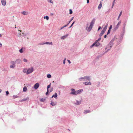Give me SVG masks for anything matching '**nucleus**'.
<instances>
[{"label":"nucleus","instance_id":"0eeeda50","mask_svg":"<svg viewBox=\"0 0 133 133\" xmlns=\"http://www.w3.org/2000/svg\"><path fill=\"white\" fill-rule=\"evenodd\" d=\"M2 3L3 5L5 6L6 4V2L5 0H2Z\"/></svg>","mask_w":133,"mask_h":133},{"label":"nucleus","instance_id":"de8ad7c7","mask_svg":"<svg viewBox=\"0 0 133 133\" xmlns=\"http://www.w3.org/2000/svg\"><path fill=\"white\" fill-rule=\"evenodd\" d=\"M50 15L51 16H53L54 15V14L52 13H51L50 14Z\"/></svg>","mask_w":133,"mask_h":133},{"label":"nucleus","instance_id":"4d7b16f0","mask_svg":"<svg viewBox=\"0 0 133 133\" xmlns=\"http://www.w3.org/2000/svg\"><path fill=\"white\" fill-rule=\"evenodd\" d=\"M19 31L20 32H21L22 31L21 30H19Z\"/></svg>","mask_w":133,"mask_h":133},{"label":"nucleus","instance_id":"680f3d73","mask_svg":"<svg viewBox=\"0 0 133 133\" xmlns=\"http://www.w3.org/2000/svg\"><path fill=\"white\" fill-rule=\"evenodd\" d=\"M16 28V26H15V28Z\"/></svg>","mask_w":133,"mask_h":133},{"label":"nucleus","instance_id":"09e8293b","mask_svg":"<svg viewBox=\"0 0 133 133\" xmlns=\"http://www.w3.org/2000/svg\"><path fill=\"white\" fill-rule=\"evenodd\" d=\"M107 37V35H105L104 36V38H106Z\"/></svg>","mask_w":133,"mask_h":133},{"label":"nucleus","instance_id":"4468645a","mask_svg":"<svg viewBox=\"0 0 133 133\" xmlns=\"http://www.w3.org/2000/svg\"><path fill=\"white\" fill-rule=\"evenodd\" d=\"M27 90V88L26 87H24L23 89V91L24 92H25Z\"/></svg>","mask_w":133,"mask_h":133},{"label":"nucleus","instance_id":"7ed1b4c3","mask_svg":"<svg viewBox=\"0 0 133 133\" xmlns=\"http://www.w3.org/2000/svg\"><path fill=\"white\" fill-rule=\"evenodd\" d=\"M84 79L83 81H86L87 80H90V78L89 76H84L79 78V80L80 81H82V79Z\"/></svg>","mask_w":133,"mask_h":133},{"label":"nucleus","instance_id":"a878e982","mask_svg":"<svg viewBox=\"0 0 133 133\" xmlns=\"http://www.w3.org/2000/svg\"><path fill=\"white\" fill-rule=\"evenodd\" d=\"M11 64L12 65H14L15 64V62L13 61H12L11 62Z\"/></svg>","mask_w":133,"mask_h":133},{"label":"nucleus","instance_id":"423d86ee","mask_svg":"<svg viewBox=\"0 0 133 133\" xmlns=\"http://www.w3.org/2000/svg\"><path fill=\"white\" fill-rule=\"evenodd\" d=\"M121 21H120L117 24L115 28V29L116 30L119 27L120 24H121Z\"/></svg>","mask_w":133,"mask_h":133},{"label":"nucleus","instance_id":"6ab92c4d","mask_svg":"<svg viewBox=\"0 0 133 133\" xmlns=\"http://www.w3.org/2000/svg\"><path fill=\"white\" fill-rule=\"evenodd\" d=\"M81 103V102L80 101H77V103H76V104L77 105H78L79 104Z\"/></svg>","mask_w":133,"mask_h":133},{"label":"nucleus","instance_id":"6e6552de","mask_svg":"<svg viewBox=\"0 0 133 133\" xmlns=\"http://www.w3.org/2000/svg\"><path fill=\"white\" fill-rule=\"evenodd\" d=\"M105 30H104V29H103L101 33L99 35V36H101L102 35L104 34L105 32Z\"/></svg>","mask_w":133,"mask_h":133},{"label":"nucleus","instance_id":"f257e3e1","mask_svg":"<svg viewBox=\"0 0 133 133\" xmlns=\"http://www.w3.org/2000/svg\"><path fill=\"white\" fill-rule=\"evenodd\" d=\"M71 92L70 93V94L76 95L77 94L81 93V92L82 91V90H79L76 91H75L74 89H71Z\"/></svg>","mask_w":133,"mask_h":133},{"label":"nucleus","instance_id":"9b49d317","mask_svg":"<svg viewBox=\"0 0 133 133\" xmlns=\"http://www.w3.org/2000/svg\"><path fill=\"white\" fill-rule=\"evenodd\" d=\"M68 36V35L67 34L66 35H65L64 36L62 37H61V39H64L65 38H66Z\"/></svg>","mask_w":133,"mask_h":133},{"label":"nucleus","instance_id":"a19ab883","mask_svg":"<svg viewBox=\"0 0 133 133\" xmlns=\"http://www.w3.org/2000/svg\"><path fill=\"white\" fill-rule=\"evenodd\" d=\"M112 27V25H111L109 27V29L111 30V29Z\"/></svg>","mask_w":133,"mask_h":133},{"label":"nucleus","instance_id":"052dcab7","mask_svg":"<svg viewBox=\"0 0 133 133\" xmlns=\"http://www.w3.org/2000/svg\"><path fill=\"white\" fill-rule=\"evenodd\" d=\"M45 17H44V18H45Z\"/></svg>","mask_w":133,"mask_h":133},{"label":"nucleus","instance_id":"603ef678","mask_svg":"<svg viewBox=\"0 0 133 133\" xmlns=\"http://www.w3.org/2000/svg\"><path fill=\"white\" fill-rule=\"evenodd\" d=\"M53 88H51V90L50 91H52L53 90Z\"/></svg>","mask_w":133,"mask_h":133},{"label":"nucleus","instance_id":"f704fd0d","mask_svg":"<svg viewBox=\"0 0 133 133\" xmlns=\"http://www.w3.org/2000/svg\"><path fill=\"white\" fill-rule=\"evenodd\" d=\"M19 51L21 53H22L23 52V50H22V48L21 49H20Z\"/></svg>","mask_w":133,"mask_h":133},{"label":"nucleus","instance_id":"393cba45","mask_svg":"<svg viewBox=\"0 0 133 133\" xmlns=\"http://www.w3.org/2000/svg\"><path fill=\"white\" fill-rule=\"evenodd\" d=\"M51 104L53 106H54L56 105V104L54 102H51Z\"/></svg>","mask_w":133,"mask_h":133},{"label":"nucleus","instance_id":"ea45409f","mask_svg":"<svg viewBox=\"0 0 133 133\" xmlns=\"http://www.w3.org/2000/svg\"><path fill=\"white\" fill-rule=\"evenodd\" d=\"M66 60V58H65L63 61V63L64 64L65 63V61Z\"/></svg>","mask_w":133,"mask_h":133},{"label":"nucleus","instance_id":"20e7f679","mask_svg":"<svg viewBox=\"0 0 133 133\" xmlns=\"http://www.w3.org/2000/svg\"><path fill=\"white\" fill-rule=\"evenodd\" d=\"M33 70L34 68L33 67H31V68L28 69L27 70L26 74L28 75L32 72L33 71Z\"/></svg>","mask_w":133,"mask_h":133},{"label":"nucleus","instance_id":"4be33fe9","mask_svg":"<svg viewBox=\"0 0 133 133\" xmlns=\"http://www.w3.org/2000/svg\"><path fill=\"white\" fill-rule=\"evenodd\" d=\"M108 26V24H107L105 26V27L103 29H104V30H107Z\"/></svg>","mask_w":133,"mask_h":133},{"label":"nucleus","instance_id":"a18cd8bd","mask_svg":"<svg viewBox=\"0 0 133 133\" xmlns=\"http://www.w3.org/2000/svg\"><path fill=\"white\" fill-rule=\"evenodd\" d=\"M75 23V21H74L73 23H72V24H71V26H72L73 25V24H74V23Z\"/></svg>","mask_w":133,"mask_h":133},{"label":"nucleus","instance_id":"1a4fd4ad","mask_svg":"<svg viewBox=\"0 0 133 133\" xmlns=\"http://www.w3.org/2000/svg\"><path fill=\"white\" fill-rule=\"evenodd\" d=\"M90 111L89 110H84V113L85 114H86L88 113H90Z\"/></svg>","mask_w":133,"mask_h":133},{"label":"nucleus","instance_id":"9d476101","mask_svg":"<svg viewBox=\"0 0 133 133\" xmlns=\"http://www.w3.org/2000/svg\"><path fill=\"white\" fill-rule=\"evenodd\" d=\"M84 84L86 85H91V83L90 82H85L84 83Z\"/></svg>","mask_w":133,"mask_h":133},{"label":"nucleus","instance_id":"aec40b11","mask_svg":"<svg viewBox=\"0 0 133 133\" xmlns=\"http://www.w3.org/2000/svg\"><path fill=\"white\" fill-rule=\"evenodd\" d=\"M68 24H67L66 25H64V26H63L62 27H61V29H60L61 30L62 29H63L64 28V27H66V26H68Z\"/></svg>","mask_w":133,"mask_h":133},{"label":"nucleus","instance_id":"c9c22d12","mask_svg":"<svg viewBox=\"0 0 133 133\" xmlns=\"http://www.w3.org/2000/svg\"><path fill=\"white\" fill-rule=\"evenodd\" d=\"M10 67L11 68H14V65H11L10 66Z\"/></svg>","mask_w":133,"mask_h":133},{"label":"nucleus","instance_id":"dca6fc26","mask_svg":"<svg viewBox=\"0 0 133 133\" xmlns=\"http://www.w3.org/2000/svg\"><path fill=\"white\" fill-rule=\"evenodd\" d=\"M29 99V98L28 97H27L25 99H23L21 101L22 102V101H26V100H28Z\"/></svg>","mask_w":133,"mask_h":133},{"label":"nucleus","instance_id":"79ce46f5","mask_svg":"<svg viewBox=\"0 0 133 133\" xmlns=\"http://www.w3.org/2000/svg\"><path fill=\"white\" fill-rule=\"evenodd\" d=\"M39 44L40 45H43V44H45L44 43H39Z\"/></svg>","mask_w":133,"mask_h":133},{"label":"nucleus","instance_id":"c85d7f7f","mask_svg":"<svg viewBox=\"0 0 133 133\" xmlns=\"http://www.w3.org/2000/svg\"><path fill=\"white\" fill-rule=\"evenodd\" d=\"M101 39V38H99L95 42H96V43L97 42H98V41H99Z\"/></svg>","mask_w":133,"mask_h":133},{"label":"nucleus","instance_id":"13d9d810","mask_svg":"<svg viewBox=\"0 0 133 133\" xmlns=\"http://www.w3.org/2000/svg\"><path fill=\"white\" fill-rule=\"evenodd\" d=\"M114 2H114V1H113V3H114Z\"/></svg>","mask_w":133,"mask_h":133},{"label":"nucleus","instance_id":"cd10ccee","mask_svg":"<svg viewBox=\"0 0 133 133\" xmlns=\"http://www.w3.org/2000/svg\"><path fill=\"white\" fill-rule=\"evenodd\" d=\"M51 84V83H50L49 85H48L47 87V90H48V89L50 87Z\"/></svg>","mask_w":133,"mask_h":133},{"label":"nucleus","instance_id":"39448f33","mask_svg":"<svg viewBox=\"0 0 133 133\" xmlns=\"http://www.w3.org/2000/svg\"><path fill=\"white\" fill-rule=\"evenodd\" d=\"M39 86V84L38 83H36L34 86V88L35 89H37Z\"/></svg>","mask_w":133,"mask_h":133},{"label":"nucleus","instance_id":"5701e85b","mask_svg":"<svg viewBox=\"0 0 133 133\" xmlns=\"http://www.w3.org/2000/svg\"><path fill=\"white\" fill-rule=\"evenodd\" d=\"M27 69H24L23 71V72H24V73H25V72H26L27 73Z\"/></svg>","mask_w":133,"mask_h":133},{"label":"nucleus","instance_id":"58836bf2","mask_svg":"<svg viewBox=\"0 0 133 133\" xmlns=\"http://www.w3.org/2000/svg\"><path fill=\"white\" fill-rule=\"evenodd\" d=\"M48 92H49V89H48V90H47V92H46V95H47V94H48Z\"/></svg>","mask_w":133,"mask_h":133},{"label":"nucleus","instance_id":"a211bd4d","mask_svg":"<svg viewBox=\"0 0 133 133\" xmlns=\"http://www.w3.org/2000/svg\"><path fill=\"white\" fill-rule=\"evenodd\" d=\"M100 45V43L98 42H97L96 43V44H95V45L96 46H99Z\"/></svg>","mask_w":133,"mask_h":133},{"label":"nucleus","instance_id":"bb28decb","mask_svg":"<svg viewBox=\"0 0 133 133\" xmlns=\"http://www.w3.org/2000/svg\"><path fill=\"white\" fill-rule=\"evenodd\" d=\"M45 100V99L43 98H41L40 99V101L41 102H44Z\"/></svg>","mask_w":133,"mask_h":133},{"label":"nucleus","instance_id":"ddd939ff","mask_svg":"<svg viewBox=\"0 0 133 133\" xmlns=\"http://www.w3.org/2000/svg\"><path fill=\"white\" fill-rule=\"evenodd\" d=\"M102 6V3L101 2H100V4L99 5L98 7V9H100Z\"/></svg>","mask_w":133,"mask_h":133},{"label":"nucleus","instance_id":"864d4df0","mask_svg":"<svg viewBox=\"0 0 133 133\" xmlns=\"http://www.w3.org/2000/svg\"><path fill=\"white\" fill-rule=\"evenodd\" d=\"M72 26H71H71H70L69 27V28H71Z\"/></svg>","mask_w":133,"mask_h":133},{"label":"nucleus","instance_id":"4c0bfd02","mask_svg":"<svg viewBox=\"0 0 133 133\" xmlns=\"http://www.w3.org/2000/svg\"><path fill=\"white\" fill-rule=\"evenodd\" d=\"M23 61L25 62H27V60L26 59L24 58L23 59Z\"/></svg>","mask_w":133,"mask_h":133},{"label":"nucleus","instance_id":"2f4dec72","mask_svg":"<svg viewBox=\"0 0 133 133\" xmlns=\"http://www.w3.org/2000/svg\"><path fill=\"white\" fill-rule=\"evenodd\" d=\"M74 18V17H72L71 19V20L69 22V23H68V24L69 23H70L73 20V19Z\"/></svg>","mask_w":133,"mask_h":133},{"label":"nucleus","instance_id":"f3484780","mask_svg":"<svg viewBox=\"0 0 133 133\" xmlns=\"http://www.w3.org/2000/svg\"><path fill=\"white\" fill-rule=\"evenodd\" d=\"M45 44H51V45H52V42H51L50 43L49 42H46L45 43H44Z\"/></svg>","mask_w":133,"mask_h":133},{"label":"nucleus","instance_id":"37998d69","mask_svg":"<svg viewBox=\"0 0 133 133\" xmlns=\"http://www.w3.org/2000/svg\"><path fill=\"white\" fill-rule=\"evenodd\" d=\"M9 94V92L8 91H7L6 92V95H8Z\"/></svg>","mask_w":133,"mask_h":133},{"label":"nucleus","instance_id":"e2e57ef3","mask_svg":"<svg viewBox=\"0 0 133 133\" xmlns=\"http://www.w3.org/2000/svg\"><path fill=\"white\" fill-rule=\"evenodd\" d=\"M53 83H54V81H53Z\"/></svg>","mask_w":133,"mask_h":133},{"label":"nucleus","instance_id":"bf43d9fd","mask_svg":"<svg viewBox=\"0 0 133 133\" xmlns=\"http://www.w3.org/2000/svg\"><path fill=\"white\" fill-rule=\"evenodd\" d=\"M115 0H114V2H115Z\"/></svg>","mask_w":133,"mask_h":133},{"label":"nucleus","instance_id":"7c9ffc66","mask_svg":"<svg viewBox=\"0 0 133 133\" xmlns=\"http://www.w3.org/2000/svg\"><path fill=\"white\" fill-rule=\"evenodd\" d=\"M69 11H70L69 14H72V10H71L70 9Z\"/></svg>","mask_w":133,"mask_h":133},{"label":"nucleus","instance_id":"e433bc0d","mask_svg":"<svg viewBox=\"0 0 133 133\" xmlns=\"http://www.w3.org/2000/svg\"><path fill=\"white\" fill-rule=\"evenodd\" d=\"M110 30H109L107 33V35L109 34L110 33Z\"/></svg>","mask_w":133,"mask_h":133},{"label":"nucleus","instance_id":"473e14b6","mask_svg":"<svg viewBox=\"0 0 133 133\" xmlns=\"http://www.w3.org/2000/svg\"><path fill=\"white\" fill-rule=\"evenodd\" d=\"M96 42H95V43L94 44H93L92 45H91V46H90L91 48L94 45H95V44H96Z\"/></svg>","mask_w":133,"mask_h":133},{"label":"nucleus","instance_id":"72a5a7b5","mask_svg":"<svg viewBox=\"0 0 133 133\" xmlns=\"http://www.w3.org/2000/svg\"><path fill=\"white\" fill-rule=\"evenodd\" d=\"M45 18L47 20H48L49 19V17L48 16H46L45 17Z\"/></svg>","mask_w":133,"mask_h":133},{"label":"nucleus","instance_id":"c756f323","mask_svg":"<svg viewBox=\"0 0 133 133\" xmlns=\"http://www.w3.org/2000/svg\"><path fill=\"white\" fill-rule=\"evenodd\" d=\"M48 2L53 4V3L52 0H48Z\"/></svg>","mask_w":133,"mask_h":133},{"label":"nucleus","instance_id":"412c9836","mask_svg":"<svg viewBox=\"0 0 133 133\" xmlns=\"http://www.w3.org/2000/svg\"><path fill=\"white\" fill-rule=\"evenodd\" d=\"M122 11H121L118 16V20H119V17H120L121 16V15H122Z\"/></svg>","mask_w":133,"mask_h":133},{"label":"nucleus","instance_id":"3c124183","mask_svg":"<svg viewBox=\"0 0 133 133\" xmlns=\"http://www.w3.org/2000/svg\"><path fill=\"white\" fill-rule=\"evenodd\" d=\"M114 5V3L112 4V8Z\"/></svg>","mask_w":133,"mask_h":133},{"label":"nucleus","instance_id":"6e6d98bb","mask_svg":"<svg viewBox=\"0 0 133 133\" xmlns=\"http://www.w3.org/2000/svg\"><path fill=\"white\" fill-rule=\"evenodd\" d=\"M0 45H1V46H2V44H1V43H0Z\"/></svg>","mask_w":133,"mask_h":133},{"label":"nucleus","instance_id":"2eb2a0df","mask_svg":"<svg viewBox=\"0 0 133 133\" xmlns=\"http://www.w3.org/2000/svg\"><path fill=\"white\" fill-rule=\"evenodd\" d=\"M22 14L24 15H26L28 14V12H27L25 11H23L22 12Z\"/></svg>","mask_w":133,"mask_h":133},{"label":"nucleus","instance_id":"c03bdc74","mask_svg":"<svg viewBox=\"0 0 133 133\" xmlns=\"http://www.w3.org/2000/svg\"><path fill=\"white\" fill-rule=\"evenodd\" d=\"M67 60V61H68V63H69V64L71 63V62L70 61V60Z\"/></svg>","mask_w":133,"mask_h":133},{"label":"nucleus","instance_id":"b1692460","mask_svg":"<svg viewBox=\"0 0 133 133\" xmlns=\"http://www.w3.org/2000/svg\"><path fill=\"white\" fill-rule=\"evenodd\" d=\"M51 76L50 74H48L47 75V77L48 78H51Z\"/></svg>","mask_w":133,"mask_h":133},{"label":"nucleus","instance_id":"f03ea898","mask_svg":"<svg viewBox=\"0 0 133 133\" xmlns=\"http://www.w3.org/2000/svg\"><path fill=\"white\" fill-rule=\"evenodd\" d=\"M95 21V19H93L91 22L90 25L89 27H87L86 29L89 31H90L92 29Z\"/></svg>","mask_w":133,"mask_h":133},{"label":"nucleus","instance_id":"0e129e2a","mask_svg":"<svg viewBox=\"0 0 133 133\" xmlns=\"http://www.w3.org/2000/svg\"><path fill=\"white\" fill-rule=\"evenodd\" d=\"M102 1H103V0H102Z\"/></svg>","mask_w":133,"mask_h":133},{"label":"nucleus","instance_id":"8fccbe9b","mask_svg":"<svg viewBox=\"0 0 133 133\" xmlns=\"http://www.w3.org/2000/svg\"><path fill=\"white\" fill-rule=\"evenodd\" d=\"M87 0V3H88L89 2V0Z\"/></svg>","mask_w":133,"mask_h":133},{"label":"nucleus","instance_id":"49530a36","mask_svg":"<svg viewBox=\"0 0 133 133\" xmlns=\"http://www.w3.org/2000/svg\"><path fill=\"white\" fill-rule=\"evenodd\" d=\"M101 28V26H99L98 29V30H99Z\"/></svg>","mask_w":133,"mask_h":133},{"label":"nucleus","instance_id":"5fc2aeb1","mask_svg":"<svg viewBox=\"0 0 133 133\" xmlns=\"http://www.w3.org/2000/svg\"><path fill=\"white\" fill-rule=\"evenodd\" d=\"M1 91H2V90H0V93L1 92Z\"/></svg>","mask_w":133,"mask_h":133},{"label":"nucleus","instance_id":"f8f14e48","mask_svg":"<svg viewBox=\"0 0 133 133\" xmlns=\"http://www.w3.org/2000/svg\"><path fill=\"white\" fill-rule=\"evenodd\" d=\"M57 94L56 93H55L54 95H53L52 97H54L55 98H56L57 97Z\"/></svg>","mask_w":133,"mask_h":133}]
</instances>
